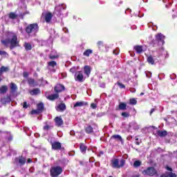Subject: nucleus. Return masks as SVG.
<instances>
[{
  "label": "nucleus",
  "mask_w": 177,
  "mask_h": 177,
  "mask_svg": "<svg viewBox=\"0 0 177 177\" xmlns=\"http://www.w3.org/2000/svg\"><path fill=\"white\" fill-rule=\"evenodd\" d=\"M9 39H3L1 41V44L4 46H9L10 50L15 49V48H19L20 46V41L17 39V35L12 32H8Z\"/></svg>",
  "instance_id": "obj_1"
},
{
  "label": "nucleus",
  "mask_w": 177,
  "mask_h": 177,
  "mask_svg": "<svg viewBox=\"0 0 177 177\" xmlns=\"http://www.w3.org/2000/svg\"><path fill=\"white\" fill-rule=\"evenodd\" d=\"M39 30V28L37 24H29L26 28V31L27 34H28L29 35H35V33L38 32Z\"/></svg>",
  "instance_id": "obj_2"
},
{
  "label": "nucleus",
  "mask_w": 177,
  "mask_h": 177,
  "mask_svg": "<svg viewBox=\"0 0 177 177\" xmlns=\"http://www.w3.org/2000/svg\"><path fill=\"white\" fill-rule=\"evenodd\" d=\"M142 174L147 176H159L158 171L154 167H149L142 171Z\"/></svg>",
  "instance_id": "obj_3"
},
{
  "label": "nucleus",
  "mask_w": 177,
  "mask_h": 177,
  "mask_svg": "<svg viewBox=\"0 0 177 177\" xmlns=\"http://www.w3.org/2000/svg\"><path fill=\"white\" fill-rule=\"evenodd\" d=\"M63 172V168L60 166L51 167L50 169V175L51 177H59V175Z\"/></svg>",
  "instance_id": "obj_4"
},
{
  "label": "nucleus",
  "mask_w": 177,
  "mask_h": 177,
  "mask_svg": "<svg viewBox=\"0 0 177 177\" xmlns=\"http://www.w3.org/2000/svg\"><path fill=\"white\" fill-rule=\"evenodd\" d=\"M111 162H112V168L120 169V168H122V167L125 165L124 159H121L120 160L117 158H115L111 160Z\"/></svg>",
  "instance_id": "obj_5"
},
{
  "label": "nucleus",
  "mask_w": 177,
  "mask_h": 177,
  "mask_svg": "<svg viewBox=\"0 0 177 177\" xmlns=\"http://www.w3.org/2000/svg\"><path fill=\"white\" fill-rule=\"evenodd\" d=\"M75 80L78 82H84L85 81V77H84V73L82 71H77L75 74Z\"/></svg>",
  "instance_id": "obj_6"
},
{
  "label": "nucleus",
  "mask_w": 177,
  "mask_h": 177,
  "mask_svg": "<svg viewBox=\"0 0 177 177\" xmlns=\"http://www.w3.org/2000/svg\"><path fill=\"white\" fill-rule=\"evenodd\" d=\"M54 121L55 122V126L60 127H63L64 125V121L63 120V118H62V116H57L54 118Z\"/></svg>",
  "instance_id": "obj_7"
},
{
  "label": "nucleus",
  "mask_w": 177,
  "mask_h": 177,
  "mask_svg": "<svg viewBox=\"0 0 177 177\" xmlns=\"http://www.w3.org/2000/svg\"><path fill=\"white\" fill-rule=\"evenodd\" d=\"M51 149L52 150H61L62 149V143L57 141L51 142Z\"/></svg>",
  "instance_id": "obj_8"
},
{
  "label": "nucleus",
  "mask_w": 177,
  "mask_h": 177,
  "mask_svg": "<svg viewBox=\"0 0 177 177\" xmlns=\"http://www.w3.org/2000/svg\"><path fill=\"white\" fill-rule=\"evenodd\" d=\"M9 71V67L7 66H1L0 68V82L3 80V76H2L3 73H8Z\"/></svg>",
  "instance_id": "obj_9"
},
{
  "label": "nucleus",
  "mask_w": 177,
  "mask_h": 177,
  "mask_svg": "<svg viewBox=\"0 0 177 177\" xmlns=\"http://www.w3.org/2000/svg\"><path fill=\"white\" fill-rule=\"evenodd\" d=\"M66 104L61 102L60 104H58V106L56 107V110L57 111H64V110H66Z\"/></svg>",
  "instance_id": "obj_10"
},
{
  "label": "nucleus",
  "mask_w": 177,
  "mask_h": 177,
  "mask_svg": "<svg viewBox=\"0 0 177 177\" xmlns=\"http://www.w3.org/2000/svg\"><path fill=\"white\" fill-rule=\"evenodd\" d=\"M57 57H59V54H57V52L55 50H52L50 53L49 58L53 60L55 59H57Z\"/></svg>",
  "instance_id": "obj_11"
},
{
  "label": "nucleus",
  "mask_w": 177,
  "mask_h": 177,
  "mask_svg": "<svg viewBox=\"0 0 177 177\" xmlns=\"http://www.w3.org/2000/svg\"><path fill=\"white\" fill-rule=\"evenodd\" d=\"M156 133H157L158 136H160V138H165V136H167V135H168V132L165 130H164V131L158 130L156 131Z\"/></svg>",
  "instance_id": "obj_12"
},
{
  "label": "nucleus",
  "mask_w": 177,
  "mask_h": 177,
  "mask_svg": "<svg viewBox=\"0 0 177 177\" xmlns=\"http://www.w3.org/2000/svg\"><path fill=\"white\" fill-rule=\"evenodd\" d=\"M164 38H165V36H164V35L161 33H158V35H156V41H158V42H160V41L162 44H164Z\"/></svg>",
  "instance_id": "obj_13"
},
{
  "label": "nucleus",
  "mask_w": 177,
  "mask_h": 177,
  "mask_svg": "<svg viewBox=\"0 0 177 177\" xmlns=\"http://www.w3.org/2000/svg\"><path fill=\"white\" fill-rule=\"evenodd\" d=\"M47 99L48 100H51L52 102H53V100H56V99H59V93H57L53 95H50L47 96Z\"/></svg>",
  "instance_id": "obj_14"
},
{
  "label": "nucleus",
  "mask_w": 177,
  "mask_h": 177,
  "mask_svg": "<svg viewBox=\"0 0 177 177\" xmlns=\"http://www.w3.org/2000/svg\"><path fill=\"white\" fill-rule=\"evenodd\" d=\"M86 149H88V147H86L85 144L82 142L80 144V150L81 153H82L83 154H85L86 153Z\"/></svg>",
  "instance_id": "obj_15"
},
{
  "label": "nucleus",
  "mask_w": 177,
  "mask_h": 177,
  "mask_svg": "<svg viewBox=\"0 0 177 177\" xmlns=\"http://www.w3.org/2000/svg\"><path fill=\"white\" fill-rule=\"evenodd\" d=\"M111 139H115V140H117L118 142H124V140L122 139V137L118 134L117 135H113L111 137Z\"/></svg>",
  "instance_id": "obj_16"
},
{
  "label": "nucleus",
  "mask_w": 177,
  "mask_h": 177,
  "mask_svg": "<svg viewBox=\"0 0 177 177\" xmlns=\"http://www.w3.org/2000/svg\"><path fill=\"white\" fill-rule=\"evenodd\" d=\"M52 17H53V15L50 12H48L45 15V20L46 23H50L52 20Z\"/></svg>",
  "instance_id": "obj_17"
},
{
  "label": "nucleus",
  "mask_w": 177,
  "mask_h": 177,
  "mask_svg": "<svg viewBox=\"0 0 177 177\" xmlns=\"http://www.w3.org/2000/svg\"><path fill=\"white\" fill-rule=\"evenodd\" d=\"M84 74H86L87 77H89V75H91V66H85L84 67Z\"/></svg>",
  "instance_id": "obj_18"
},
{
  "label": "nucleus",
  "mask_w": 177,
  "mask_h": 177,
  "mask_svg": "<svg viewBox=\"0 0 177 177\" xmlns=\"http://www.w3.org/2000/svg\"><path fill=\"white\" fill-rule=\"evenodd\" d=\"M85 132L87 133L88 135L93 132V127L91 125H88L85 127Z\"/></svg>",
  "instance_id": "obj_19"
},
{
  "label": "nucleus",
  "mask_w": 177,
  "mask_h": 177,
  "mask_svg": "<svg viewBox=\"0 0 177 177\" xmlns=\"http://www.w3.org/2000/svg\"><path fill=\"white\" fill-rule=\"evenodd\" d=\"M26 161H27V160L23 156H20L18 158V162L20 164V165H24V164H26Z\"/></svg>",
  "instance_id": "obj_20"
},
{
  "label": "nucleus",
  "mask_w": 177,
  "mask_h": 177,
  "mask_svg": "<svg viewBox=\"0 0 177 177\" xmlns=\"http://www.w3.org/2000/svg\"><path fill=\"white\" fill-rule=\"evenodd\" d=\"M134 50L137 53H142L143 52V47L142 46H135Z\"/></svg>",
  "instance_id": "obj_21"
},
{
  "label": "nucleus",
  "mask_w": 177,
  "mask_h": 177,
  "mask_svg": "<svg viewBox=\"0 0 177 177\" xmlns=\"http://www.w3.org/2000/svg\"><path fill=\"white\" fill-rule=\"evenodd\" d=\"M12 97L10 95H7L6 97L2 98V102H3L4 103H10V102H12Z\"/></svg>",
  "instance_id": "obj_22"
},
{
  "label": "nucleus",
  "mask_w": 177,
  "mask_h": 177,
  "mask_svg": "<svg viewBox=\"0 0 177 177\" xmlns=\"http://www.w3.org/2000/svg\"><path fill=\"white\" fill-rule=\"evenodd\" d=\"M17 91L16 89H11L10 91V96L11 97H16L17 96Z\"/></svg>",
  "instance_id": "obj_23"
},
{
  "label": "nucleus",
  "mask_w": 177,
  "mask_h": 177,
  "mask_svg": "<svg viewBox=\"0 0 177 177\" xmlns=\"http://www.w3.org/2000/svg\"><path fill=\"white\" fill-rule=\"evenodd\" d=\"M93 53V50H92L91 49H87L86 50L83 55L84 56H86L87 57H89L90 55H92Z\"/></svg>",
  "instance_id": "obj_24"
},
{
  "label": "nucleus",
  "mask_w": 177,
  "mask_h": 177,
  "mask_svg": "<svg viewBox=\"0 0 177 177\" xmlns=\"http://www.w3.org/2000/svg\"><path fill=\"white\" fill-rule=\"evenodd\" d=\"M30 95L32 96L37 95L39 93V89H33L29 91Z\"/></svg>",
  "instance_id": "obj_25"
},
{
  "label": "nucleus",
  "mask_w": 177,
  "mask_h": 177,
  "mask_svg": "<svg viewBox=\"0 0 177 177\" xmlns=\"http://www.w3.org/2000/svg\"><path fill=\"white\" fill-rule=\"evenodd\" d=\"M118 110H127V104L121 102L119 104Z\"/></svg>",
  "instance_id": "obj_26"
},
{
  "label": "nucleus",
  "mask_w": 177,
  "mask_h": 177,
  "mask_svg": "<svg viewBox=\"0 0 177 177\" xmlns=\"http://www.w3.org/2000/svg\"><path fill=\"white\" fill-rule=\"evenodd\" d=\"M28 83L30 86H35V80H34L32 78L28 79Z\"/></svg>",
  "instance_id": "obj_27"
},
{
  "label": "nucleus",
  "mask_w": 177,
  "mask_h": 177,
  "mask_svg": "<svg viewBox=\"0 0 177 177\" xmlns=\"http://www.w3.org/2000/svg\"><path fill=\"white\" fill-rule=\"evenodd\" d=\"M37 110L38 111H39L40 113L44 111V103L40 102L37 104Z\"/></svg>",
  "instance_id": "obj_28"
},
{
  "label": "nucleus",
  "mask_w": 177,
  "mask_h": 177,
  "mask_svg": "<svg viewBox=\"0 0 177 177\" xmlns=\"http://www.w3.org/2000/svg\"><path fill=\"white\" fill-rule=\"evenodd\" d=\"M141 165H142V161H140V160H136L133 162L134 168H139V167H140Z\"/></svg>",
  "instance_id": "obj_29"
},
{
  "label": "nucleus",
  "mask_w": 177,
  "mask_h": 177,
  "mask_svg": "<svg viewBox=\"0 0 177 177\" xmlns=\"http://www.w3.org/2000/svg\"><path fill=\"white\" fill-rule=\"evenodd\" d=\"M24 48L26 50H31V49H32V47L31 46V44L30 43H25Z\"/></svg>",
  "instance_id": "obj_30"
},
{
  "label": "nucleus",
  "mask_w": 177,
  "mask_h": 177,
  "mask_svg": "<svg viewBox=\"0 0 177 177\" xmlns=\"http://www.w3.org/2000/svg\"><path fill=\"white\" fill-rule=\"evenodd\" d=\"M147 62L148 63H149V64H154L155 60H154V58H153V57L149 56L147 58Z\"/></svg>",
  "instance_id": "obj_31"
},
{
  "label": "nucleus",
  "mask_w": 177,
  "mask_h": 177,
  "mask_svg": "<svg viewBox=\"0 0 177 177\" xmlns=\"http://www.w3.org/2000/svg\"><path fill=\"white\" fill-rule=\"evenodd\" d=\"M84 106V102H77L73 107H82Z\"/></svg>",
  "instance_id": "obj_32"
},
{
  "label": "nucleus",
  "mask_w": 177,
  "mask_h": 177,
  "mask_svg": "<svg viewBox=\"0 0 177 177\" xmlns=\"http://www.w3.org/2000/svg\"><path fill=\"white\" fill-rule=\"evenodd\" d=\"M129 103H130V104L135 106V104H136L138 103V101L135 98H131L129 100Z\"/></svg>",
  "instance_id": "obj_33"
},
{
  "label": "nucleus",
  "mask_w": 177,
  "mask_h": 177,
  "mask_svg": "<svg viewBox=\"0 0 177 177\" xmlns=\"http://www.w3.org/2000/svg\"><path fill=\"white\" fill-rule=\"evenodd\" d=\"M115 86H118V88H120V89H124L125 88V85H124L121 82H118L115 84Z\"/></svg>",
  "instance_id": "obj_34"
},
{
  "label": "nucleus",
  "mask_w": 177,
  "mask_h": 177,
  "mask_svg": "<svg viewBox=\"0 0 177 177\" xmlns=\"http://www.w3.org/2000/svg\"><path fill=\"white\" fill-rule=\"evenodd\" d=\"M66 88L63 86V84H57L55 86V89H65Z\"/></svg>",
  "instance_id": "obj_35"
},
{
  "label": "nucleus",
  "mask_w": 177,
  "mask_h": 177,
  "mask_svg": "<svg viewBox=\"0 0 177 177\" xmlns=\"http://www.w3.org/2000/svg\"><path fill=\"white\" fill-rule=\"evenodd\" d=\"M122 117H124V118H128L129 117V112H122L121 113Z\"/></svg>",
  "instance_id": "obj_36"
},
{
  "label": "nucleus",
  "mask_w": 177,
  "mask_h": 177,
  "mask_svg": "<svg viewBox=\"0 0 177 177\" xmlns=\"http://www.w3.org/2000/svg\"><path fill=\"white\" fill-rule=\"evenodd\" d=\"M48 64L50 67H55V66H56L57 64L55 61H51V62H48Z\"/></svg>",
  "instance_id": "obj_37"
},
{
  "label": "nucleus",
  "mask_w": 177,
  "mask_h": 177,
  "mask_svg": "<svg viewBox=\"0 0 177 177\" xmlns=\"http://www.w3.org/2000/svg\"><path fill=\"white\" fill-rule=\"evenodd\" d=\"M10 89H17V85L15 83H10Z\"/></svg>",
  "instance_id": "obj_38"
},
{
  "label": "nucleus",
  "mask_w": 177,
  "mask_h": 177,
  "mask_svg": "<svg viewBox=\"0 0 177 177\" xmlns=\"http://www.w3.org/2000/svg\"><path fill=\"white\" fill-rule=\"evenodd\" d=\"M9 17L10 19H16V17H17V15L16 14H15V12H11L9 15Z\"/></svg>",
  "instance_id": "obj_39"
},
{
  "label": "nucleus",
  "mask_w": 177,
  "mask_h": 177,
  "mask_svg": "<svg viewBox=\"0 0 177 177\" xmlns=\"http://www.w3.org/2000/svg\"><path fill=\"white\" fill-rule=\"evenodd\" d=\"M97 46H98L99 48H103V46H104V44L103 41H99L97 43Z\"/></svg>",
  "instance_id": "obj_40"
},
{
  "label": "nucleus",
  "mask_w": 177,
  "mask_h": 177,
  "mask_svg": "<svg viewBox=\"0 0 177 177\" xmlns=\"http://www.w3.org/2000/svg\"><path fill=\"white\" fill-rule=\"evenodd\" d=\"M39 111H38V109L35 110L33 109L30 111V114L34 115V114H39Z\"/></svg>",
  "instance_id": "obj_41"
},
{
  "label": "nucleus",
  "mask_w": 177,
  "mask_h": 177,
  "mask_svg": "<svg viewBox=\"0 0 177 177\" xmlns=\"http://www.w3.org/2000/svg\"><path fill=\"white\" fill-rule=\"evenodd\" d=\"M43 129L44 131H49V129H50V126L46 124V126H44Z\"/></svg>",
  "instance_id": "obj_42"
},
{
  "label": "nucleus",
  "mask_w": 177,
  "mask_h": 177,
  "mask_svg": "<svg viewBox=\"0 0 177 177\" xmlns=\"http://www.w3.org/2000/svg\"><path fill=\"white\" fill-rule=\"evenodd\" d=\"M28 107H30V105L27 104V102H24L23 109H28Z\"/></svg>",
  "instance_id": "obj_43"
},
{
  "label": "nucleus",
  "mask_w": 177,
  "mask_h": 177,
  "mask_svg": "<svg viewBox=\"0 0 177 177\" xmlns=\"http://www.w3.org/2000/svg\"><path fill=\"white\" fill-rule=\"evenodd\" d=\"M168 176L169 177H176V174L172 173V172H169V173H168Z\"/></svg>",
  "instance_id": "obj_44"
},
{
  "label": "nucleus",
  "mask_w": 177,
  "mask_h": 177,
  "mask_svg": "<svg viewBox=\"0 0 177 177\" xmlns=\"http://www.w3.org/2000/svg\"><path fill=\"white\" fill-rule=\"evenodd\" d=\"M145 74H146L147 78H151V72L147 71V72H145Z\"/></svg>",
  "instance_id": "obj_45"
},
{
  "label": "nucleus",
  "mask_w": 177,
  "mask_h": 177,
  "mask_svg": "<svg viewBox=\"0 0 177 177\" xmlns=\"http://www.w3.org/2000/svg\"><path fill=\"white\" fill-rule=\"evenodd\" d=\"M91 109H96V107H97V104H96L95 103H91Z\"/></svg>",
  "instance_id": "obj_46"
},
{
  "label": "nucleus",
  "mask_w": 177,
  "mask_h": 177,
  "mask_svg": "<svg viewBox=\"0 0 177 177\" xmlns=\"http://www.w3.org/2000/svg\"><path fill=\"white\" fill-rule=\"evenodd\" d=\"M77 71V68L73 67L72 68L70 69L71 73H75Z\"/></svg>",
  "instance_id": "obj_47"
},
{
  "label": "nucleus",
  "mask_w": 177,
  "mask_h": 177,
  "mask_svg": "<svg viewBox=\"0 0 177 177\" xmlns=\"http://www.w3.org/2000/svg\"><path fill=\"white\" fill-rule=\"evenodd\" d=\"M7 91H8L7 89H0V93L1 94L6 93Z\"/></svg>",
  "instance_id": "obj_48"
},
{
  "label": "nucleus",
  "mask_w": 177,
  "mask_h": 177,
  "mask_svg": "<svg viewBox=\"0 0 177 177\" xmlns=\"http://www.w3.org/2000/svg\"><path fill=\"white\" fill-rule=\"evenodd\" d=\"M7 139L9 142H12L13 140V136H10Z\"/></svg>",
  "instance_id": "obj_49"
},
{
  "label": "nucleus",
  "mask_w": 177,
  "mask_h": 177,
  "mask_svg": "<svg viewBox=\"0 0 177 177\" xmlns=\"http://www.w3.org/2000/svg\"><path fill=\"white\" fill-rule=\"evenodd\" d=\"M154 111H156V109L152 108V109H151V111H150V113H149L150 115H151V114H153V113H154Z\"/></svg>",
  "instance_id": "obj_50"
},
{
  "label": "nucleus",
  "mask_w": 177,
  "mask_h": 177,
  "mask_svg": "<svg viewBox=\"0 0 177 177\" xmlns=\"http://www.w3.org/2000/svg\"><path fill=\"white\" fill-rule=\"evenodd\" d=\"M100 88H106V84H104V83H101V84H100Z\"/></svg>",
  "instance_id": "obj_51"
},
{
  "label": "nucleus",
  "mask_w": 177,
  "mask_h": 177,
  "mask_svg": "<svg viewBox=\"0 0 177 177\" xmlns=\"http://www.w3.org/2000/svg\"><path fill=\"white\" fill-rule=\"evenodd\" d=\"M118 53H120V51H118V50H113V55H118Z\"/></svg>",
  "instance_id": "obj_52"
},
{
  "label": "nucleus",
  "mask_w": 177,
  "mask_h": 177,
  "mask_svg": "<svg viewBox=\"0 0 177 177\" xmlns=\"http://www.w3.org/2000/svg\"><path fill=\"white\" fill-rule=\"evenodd\" d=\"M23 75H24V77H28V73H27V72H24V73H23Z\"/></svg>",
  "instance_id": "obj_53"
},
{
  "label": "nucleus",
  "mask_w": 177,
  "mask_h": 177,
  "mask_svg": "<svg viewBox=\"0 0 177 177\" xmlns=\"http://www.w3.org/2000/svg\"><path fill=\"white\" fill-rule=\"evenodd\" d=\"M62 91H63V90H61V89H55L56 93H59L62 92Z\"/></svg>",
  "instance_id": "obj_54"
},
{
  "label": "nucleus",
  "mask_w": 177,
  "mask_h": 177,
  "mask_svg": "<svg viewBox=\"0 0 177 177\" xmlns=\"http://www.w3.org/2000/svg\"><path fill=\"white\" fill-rule=\"evenodd\" d=\"M166 169H167V171H169L170 172H172V168H171L169 167H167Z\"/></svg>",
  "instance_id": "obj_55"
},
{
  "label": "nucleus",
  "mask_w": 177,
  "mask_h": 177,
  "mask_svg": "<svg viewBox=\"0 0 177 177\" xmlns=\"http://www.w3.org/2000/svg\"><path fill=\"white\" fill-rule=\"evenodd\" d=\"M63 31H64V32H68V29H67L66 28H64Z\"/></svg>",
  "instance_id": "obj_56"
},
{
  "label": "nucleus",
  "mask_w": 177,
  "mask_h": 177,
  "mask_svg": "<svg viewBox=\"0 0 177 177\" xmlns=\"http://www.w3.org/2000/svg\"><path fill=\"white\" fill-rule=\"evenodd\" d=\"M1 89H8V86H3Z\"/></svg>",
  "instance_id": "obj_57"
},
{
  "label": "nucleus",
  "mask_w": 177,
  "mask_h": 177,
  "mask_svg": "<svg viewBox=\"0 0 177 177\" xmlns=\"http://www.w3.org/2000/svg\"><path fill=\"white\" fill-rule=\"evenodd\" d=\"M0 55H6V52L5 51H0Z\"/></svg>",
  "instance_id": "obj_58"
},
{
  "label": "nucleus",
  "mask_w": 177,
  "mask_h": 177,
  "mask_svg": "<svg viewBox=\"0 0 177 177\" xmlns=\"http://www.w3.org/2000/svg\"><path fill=\"white\" fill-rule=\"evenodd\" d=\"M160 177H169L168 174H162Z\"/></svg>",
  "instance_id": "obj_59"
},
{
  "label": "nucleus",
  "mask_w": 177,
  "mask_h": 177,
  "mask_svg": "<svg viewBox=\"0 0 177 177\" xmlns=\"http://www.w3.org/2000/svg\"><path fill=\"white\" fill-rule=\"evenodd\" d=\"M28 162L30 163V162H32V160H31V158H28L27 160Z\"/></svg>",
  "instance_id": "obj_60"
},
{
  "label": "nucleus",
  "mask_w": 177,
  "mask_h": 177,
  "mask_svg": "<svg viewBox=\"0 0 177 177\" xmlns=\"http://www.w3.org/2000/svg\"><path fill=\"white\" fill-rule=\"evenodd\" d=\"M136 145H137V146H139V145H140V142H139L138 141L136 142Z\"/></svg>",
  "instance_id": "obj_61"
},
{
  "label": "nucleus",
  "mask_w": 177,
  "mask_h": 177,
  "mask_svg": "<svg viewBox=\"0 0 177 177\" xmlns=\"http://www.w3.org/2000/svg\"><path fill=\"white\" fill-rule=\"evenodd\" d=\"M80 165H84V163L82 162V161H80Z\"/></svg>",
  "instance_id": "obj_62"
},
{
  "label": "nucleus",
  "mask_w": 177,
  "mask_h": 177,
  "mask_svg": "<svg viewBox=\"0 0 177 177\" xmlns=\"http://www.w3.org/2000/svg\"><path fill=\"white\" fill-rule=\"evenodd\" d=\"M140 95V96H143V95H145V93H141Z\"/></svg>",
  "instance_id": "obj_63"
},
{
  "label": "nucleus",
  "mask_w": 177,
  "mask_h": 177,
  "mask_svg": "<svg viewBox=\"0 0 177 177\" xmlns=\"http://www.w3.org/2000/svg\"><path fill=\"white\" fill-rule=\"evenodd\" d=\"M136 140H139V138H136Z\"/></svg>",
  "instance_id": "obj_64"
}]
</instances>
